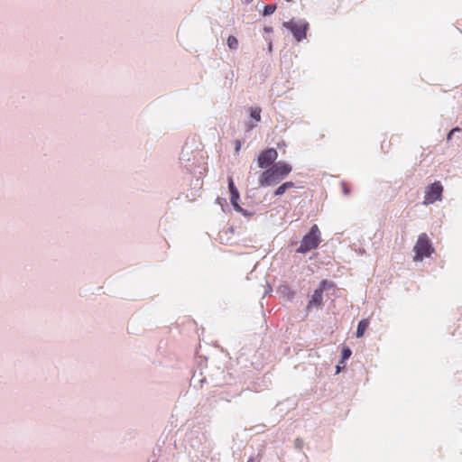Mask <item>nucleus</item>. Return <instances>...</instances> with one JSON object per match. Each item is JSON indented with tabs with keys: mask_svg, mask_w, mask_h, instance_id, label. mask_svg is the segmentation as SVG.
I'll list each match as a JSON object with an SVG mask.
<instances>
[{
	"mask_svg": "<svg viewBox=\"0 0 462 462\" xmlns=\"http://www.w3.org/2000/svg\"><path fill=\"white\" fill-rule=\"evenodd\" d=\"M292 171L291 164L278 162L262 172L258 182L261 187L275 185L284 180Z\"/></svg>",
	"mask_w": 462,
	"mask_h": 462,
	"instance_id": "f257e3e1",
	"label": "nucleus"
},
{
	"mask_svg": "<svg viewBox=\"0 0 462 462\" xmlns=\"http://www.w3.org/2000/svg\"><path fill=\"white\" fill-rule=\"evenodd\" d=\"M321 243V233L317 225H313L310 230L306 234L300 242V247L297 249L298 253L306 254L313 249H316Z\"/></svg>",
	"mask_w": 462,
	"mask_h": 462,
	"instance_id": "f03ea898",
	"label": "nucleus"
},
{
	"mask_svg": "<svg viewBox=\"0 0 462 462\" xmlns=\"http://www.w3.org/2000/svg\"><path fill=\"white\" fill-rule=\"evenodd\" d=\"M413 250L415 252L413 258L415 262L421 261L424 257L431 255L434 248L427 234L422 233L419 236Z\"/></svg>",
	"mask_w": 462,
	"mask_h": 462,
	"instance_id": "7ed1b4c3",
	"label": "nucleus"
},
{
	"mask_svg": "<svg viewBox=\"0 0 462 462\" xmlns=\"http://www.w3.org/2000/svg\"><path fill=\"white\" fill-rule=\"evenodd\" d=\"M283 26L291 32L298 42L306 38V32L309 27L307 22L291 20L289 22H284Z\"/></svg>",
	"mask_w": 462,
	"mask_h": 462,
	"instance_id": "20e7f679",
	"label": "nucleus"
},
{
	"mask_svg": "<svg viewBox=\"0 0 462 462\" xmlns=\"http://www.w3.org/2000/svg\"><path fill=\"white\" fill-rule=\"evenodd\" d=\"M278 158V152L274 148H269L262 152L258 156V165L262 169H268L273 164L275 163V161Z\"/></svg>",
	"mask_w": 462,
	"mask_h": 462,
	"instance_id": "39448f33",
	"label": "nucleus"
},
{
	"mask_svg": "<svg viewBox=\"0 0 462 462\" xmlns=\"http://www.w3.org/2000/svg\"><path fill=\"white\" fill-rule=\"evenodd\" d=\"M443 187L439 181H436L429 186L424 196V204H432L441 199Z\"/></svg>",
	"mask_w": 462,
	"mask_h": 462,
	"instance_id": "423d86ee",
	"label": "nucleus"
},
{
	"mask_svg": "<svg viewBox=\"0 0 462 462\" xmlns=\"http://www.w3.org/2000/svg\"><path fill=\"white\" fill-rule=\"evenodd\" d=\"M228 189H229V191H230V194H231V197H230L231 204L233 205V207L236 210L241 211L242 208L238 205V200H239V198H240L239 191L236 189V187L235 186V183H234V180H233L232 177L228 178Z\"/></svg>",
	"mask_w": 462,
	"mask_h": 462,
	"instance_id": "0eeeda50",
	"label": "nucleus"
},
{
	"mask_svg": "<svg viewBox=\"0 0 462 462\" xmlns=\"http://www.w3.org/2000/svg\"><path fill=\"white\" fill-rule=\"evenodd\" d=\"M323 291L316 289L308 303V309L312 307H320L323 303Z\"/></svg>",
	"mask_w": 462,
	"mask_h": 462,
	"instance_id": "6e6552de",
	"label": "nucleus"
},
{
	"mask_svg": "<svg viewBox=\"0 0 462 462\" xmlns=\"http://www.w3.org/2000/svg\"><path fill=\"white\" fill-rule=\"evenodd\" d=\"M295 185L292 181H286L276 189L274 196H282L286 192L287 189H291Z\"/></svg>",
	"mask_w": 462,
	"mask_h": 462,
	"instance_id": "1a4fd4ad",
	"label": "nucleus"
},
{
	"mask_svg": "<svg viewBox=\"0 0 462 462\" xmlns=\"http://www.w3.org/2000/svg\"><path fill=\"white\" fill-rule=\"evenodd\" d=\"M369 326V320L366 319H364L359 321L357 329H356V337H361L364 336L365 330L367 329Z\"/></svg>",
	"mask_w": 462,
	"mask_h": 462,
	"instance_id": "9d476101",
	"label": "nucleus"
},
{
	"mask_svg": "<svg viewBox=\"0 0 462 462\" xmlns=\"http://www.w3.org/2000/svg\"><path fill=\"white\" fill-rule=\"evenodd\" d=\"M261 112L262 109L258 106L256 107H250V116L252 118L256 120L257 122L261 121Z\"/></svg>",
	"mask_w": 462,
	"mask_h": 462,
	"instance_id": "9b49d317",
	"label": "nucleus"
},
{
	"mask_svg": "<svg viewBox=\"0 0 462 462\" xmlns=\"http://www.w3.org/2000/svg\"><path fill=\"white\" fill-rule=\"evenodd\" d=\"M227 46L230 50H236L238 48V40L235 36L230 35L227 38Z\"/></svg>",
	"mask_w": 462,
	"mask_h": 462,
	"instance_id": "f8f14e48",
	"label": "nucleus"
},
{
	"mask_svg": "<svg viewBox=\"0 0 462 462\" xmlns=\"http://www.w3.org/2000/svg\"><path fill=\"white\" fill-rule=\"evenodd\" d=\"M334 287V283L332 282H329L326 280H323L320 283H319V289H320L321 291H326V290H328V289H331Z\"/></svg>",
	"mask_w": 462,
	"mask_h": 462,
	"instance_id": "ddd939ff",
	"label": "nucleus"
},
{
	"mask_svg": "<svg viewBox=\"0 0 462 462\" xmlns=\"http://www.w3.org/2000/svg\"><path fill=\"white\" fill-rule=\"evenodd\" d=\"M276 10V5H266L264 6V10H263V15H269V14H272L275 12Z\"/></svg>",
	"mask_w": 462,
	"mask_h": 462,
	"instance_id": "4468645a",
	"label": "nucleus"
},
{
	"mask_svg": "<svg viewBox=\"0 0 462 462\" xmlns=\"http://www.w3.org/2000/svg\"><path fill=\"white\" fill-rule=\"evenodd\" d=\"M352 354V351L348 347H344L342 349V362H344L346 359H348Z\"/></svg>",
	"mask_w": 462,
	"mask_h": 462,
	"instance_id": "2eb2a0df",
	"label": "nucleus"
},
{
	"mask_svg": "<svg viewBox=\"0 0 462 462\" xmlns=\"http://www.w3.org/2000/svg\"><path fill=\"white\" fill-rule=\"evenodd\" d=\"M461 129L459 127H455L453 128L452 130H450V132L448 134V136H447V140L448 141H450L452 139V135L454 134V133L456 132H460Z\"/></svg>",
	"mask_w": 462,
	"mask_h": 462,
	"instance_id": "dca6fc26",
	"label": "nucleus"
},
{
	"mask_svg": "<svg viewBox=\"0 0 462 462\" xmlns=\"http://www.w3.org/2000/svg\"><path fill=\"white\" fill-rule=\"evenodd\" d=\"M242 143L240 141L236 142V152H238L241 149Z\"/></svg>",
	"mask_w": 462,
	"mask_h": 462,
	"instance_id": "f3484780",
	"label": "nucleus"
},
{
	"mask_svg": "<svg viewBox=\"0 0 462 462\" xmlns=\"http://www.w3.org/2000/svg\"><path fill=\"white\" fill-rule=\"evenodd\" d=\"M343 190L346 195L349 194V189L345 183H343Z\"/></svg>",
	"mask_w": 462,
	"mask_h": 462,
	"instance_id": "a211bd4d",
	"label": "nucleus"
},
{
	"mask_svg": "<svg viewBox=\"0 0 462 462\" xmlns=\"http://www.w3.org/2000/svg\"><path fill=\"white\" fill-rule=\"evenodd\" d=\"M264 31L267 32H271L273 31V28L271 27H265L264 28Z\"/></svg>",
	"mask_w": 462,
	"mask_h": 462,
	"instance_id": "6ab92c4d",
	"label": "nucleus"
},
{
	"mask_svg": "<svg viewBox=\"0 0 462 462\" xmlns=\"http://www.w3.org/2000/svg\"><path fill=\"white\" fill-rule=\"evenodd\" d=\"M242 1L245 4H250L251 2H253V0H242Z\"/></svg>",
	"mask_w": 462,
	"mask_h": 462,
	"instance_id": "aec40b11",
	"label": "nucleus"
},
{
	"mask_svg": "<svg viewBox=\"0 0 462 462\" xmlns=\"http://www.w3.org/2000/svg\"><path fill=\"white\" fill-rule=\"evenodd\" d=\"M247 462H254V457H250Z\"/></svg>",
	"mask_w": 462,
	"mask_h": 462,
	"instance_id": "412c9836",
	"label": "nucleus"
},
{
	"mask_svg": "<svg viewBox=\"0 0 462 462\" xmlns=\"http://www.w3.org/2000/svg\"><path fill=\"white\" fill-rule=\"evenodd\" d=\"M272 47H273L272 42H270V44H269V51H272Z\"/></svg>",
	"mask_w": 462,
	"mask_h": 462,
	"instance_id": "4be33fe9",
	"label": "nucleus"
},
{
	"mask_svg": "<svg viewBox=\"0 0 462 462\" xmlns=\"http://www.w3.org/2000/svg\"><path fill=\"white\" fill-rule=\"evenodd\" d=\"M254 126H255L254 125H250L249 129H252V128H254Z\"/></svg>",
	"mask_w": 462,
	"mask_h": 462,
	"instance_id": "5701e85b",
	"label": "nucleus"
}]
</instances>
